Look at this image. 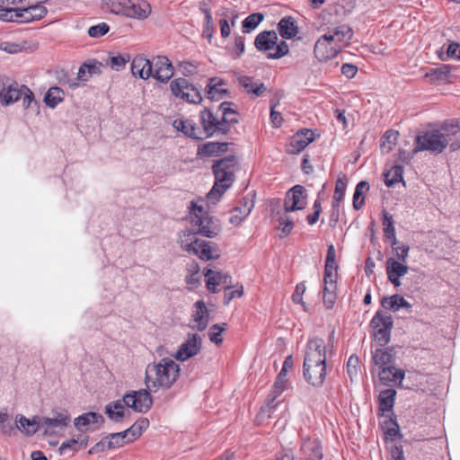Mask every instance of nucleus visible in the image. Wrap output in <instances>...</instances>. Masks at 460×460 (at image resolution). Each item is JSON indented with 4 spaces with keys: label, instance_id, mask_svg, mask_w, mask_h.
Returning <instances> with one entry per match:
<instances>
[{
    "label": "nucleus",
    "instance_id": "nucleus-57",
    "mask_svg": "<svg viewBox=\"0 0 460 460\" xmlns=\"http://www.w3.org/2000/svg\"><path fill=\"white\" fill-rule=\"evenodd\" d=\"M11 7L15 10L29 8L28 0H0V7Z\"/></svg>",
    "mask_w": 460,
    "mask_h": 460
},
{
    "label": "nucleus",
    "instance_id": "nucleus-4",
    "mask_svg": "<svg viewBox=\"0 0 460 460\" xmlns=\"http://www.w3.org/2000/svg\"><path fill=\"white\" fill-rule=\"evenodd\" d=\"M190 209L192 229L186 230L185 232H191L195 234V236L200 234L207 238H214L221 233L222 226L219 220L209 216L208 212L202 206H199L191 201Z\"/></svg>",
    "mask_w": 460,
    "mask_h": 460
},
{
    "label": "nucleus",
    "instance_id": "nucleus-39",
    "mask_svg": "<svg viewBox=\"0 0 460 460\" xmlns=\"http://www.w3.org/2000/svg\"><path fill=\"white\" fill-rule=\"evenodd\" d=\"M125 403L122 401H116L111 402L108 403L105 407V413L108 415V417L115 421V422H120L122 421L123 418L126 416V413H128V411H125Z\"/></svg>",
    "mask_w": 460,
    "mask_h": 460
},
{
    "label": "nucleus",
    "instance_id": "nucleus-8",
    "mask_svg": "<svg viewBox=\"0 0 460 460\" xmlns=\"http://www.w3.org/2000/svg\"><path fill=\"white\" fill-rule=\"evenodd\" d=\"M447 145L448 141L447 137L440 131H426L423 135L417 136L413 154L426 150L440 154L445 150Z\"/></svg>",
    "mask_w": 460,
    "mask_h": 460
},
{
    "label": "nucleus",
    "instance_id": "nucleus-2",
    "mask_svg": "<svg viewBox=\"0 0 460 460\" xmlns=\"http://www.w3.org/2000/svg\"><path fill=\"white\" fill-rule=\"evenodd\" d=\"M238 169V160L234 155H227L216 160L212 165L215 183L207 198L209 200H218L235 181V172Z\"/></svg>",
    "mask_w": 460,
    "mask_h": 460
},
{
    "label": "nucleus",
    "instance_id": "nucleus-22",
    "mask_svg": "<svg viewBox=\"0 0 460 460\" xmlns=\"http://www.w3.org/2000/svg\"><path fill=\"white\" fill-rule=\"evenodd\" d=\"M195 310L192 313V321L194 324H190V327L199 332H203L209 323V313L203 300H198L194 304Z\"/></svg>",
    "mask_w": 460,
    "mask_h": 460
},
{
    "label": "nucleus",
    "instance_id": "nucleus-1",
    "mask_svg": "<svg viewBox=\"0 0 460 460\" xmlns=\"http://www.w3.org/2000/svg\"><path fill=\"white\" fill-rule=\"evenodd\" d=\"M181 367L172 358H162L158 363H150L146 368L145 383L150 391L169 389L178 379Z\"/></svg>",
    "mask_w": 460,
    "mask_h": 460
},
{
    "label": "nucleus",
    "instance_id": "nucleus-63",
    "mask_svg": "<svg viewBox=\"0 0 460 460\" xmlns=\"http://www.w3.org/2000/svg\"><path fill=\"white\" fill-rule=\"evenodd\" d=\"M341 73L347 78H353L358 73V67L353 64L345 63L341 66Z\"/></svg>",
    "mask_w": 460,
    "mask_h": 460
},
{
    "label": "nucleus",
    "instance_id": "nucleus-52",
    "mask_svg": "<svg viewBox=\"0 0 460 460\" xmlns=\"http://www.w3.org/2000/svg\"><path fill=\"white\" fill-rule=\"evenodd\" d=\"M382 215L385 236L394 237L395 229L392 215H390L386 210H383Z\"/></svg>",
    "mask_w": 460,
    "mask_h": 460
},
{
    "label": "nucleus",
    "instance_id": "nucleus-59",
    "mask_svg": "<svg viewBox=\"0 0 460 460\" xmlns=\"http://www.w3.org/2000/svg\"><path fill=\"white\" fill-rule=\"evenodd\" d=\"M324 288L323 293H336L337 290V277L324 275L323 277Z\"/></svg>",
    "mask_w": 460,
    "mask_h": 460
},
{
    "label": "nucleus",
    "instance_id": "nucleus-14",
    "mask_svg": "<svg viewBox=\"0 0 460 460\" xmlns=\"http://www.w3.org/2000/svg\"><path fill=\"white\" fill-rule=\"evenodd\" d=\"M202 349V338L197 333H188L186 340L181 344L173 358L185 361L198 355Z\"/></svg>",
    "mask_w": 460,
    "mask_h": 460
},
{
    "label": "nucleus",
    "instance_id": "nucleus-25",
    "mask_svg": "<svg viewBox=\"0 0 460 460\" xmlns=\"http://www.w3.org/2000/svg\"><path fill=\"white\" fill-rule=\"evenodd\" d=\"M304 460H322L323 448L318 439H304L300 448Z\"/></svg>",
    "mask_w": 460,
    "mask_h": 460
},
{
    "label": "nucleus",
    "instance_id": "nucleus-32",
    "mask_svg": "<svg viewBox=\"0 0 460 460\" xmlns=\"http://www.w3.org/2000/svg\"><path fill=\"white\" fill-rule=\"evenodd\" d=\"M278 31L285 40H290L298 33V27L296 20L292 16L283 17L278 23Z\"/></svg>",
    "mask_w": 460,
    "mask_h": 460
},
{
    "label": "nucleus",
    "instance_id": "nucleus-20",
    "mask_svg": "<svg viewBox=\"0 0 460 460\" xmlns=\"http://www.w3.org/2000/svg\"><path fill=\"white\" fill-rule=\"evenodd\" d=\"M204 276L206 278L207 288L212 293H217V286H224L226 289H230L232 287V278L227 273L207 269Z\"/></svg>",
    "mask_w": 460,
    "mask_h": 460
},
{
    "label": "nucleus",
    "instance_id": "nucleus-34",
    "mask_svg": "<svg viewBox=\"0 0 460 460\" xmlns=\"http://www.w3.org/2000/svg\"><path fill=\"white\" fill-rule=\"evenodd\" d=\"M228 148V143L208 142L199 146L197 155L199 156H216L226 153Z\"/></svg>",
    "mask_w": 460,
    "mask_h": 460
},
{
    "label": "nucleus",
    "instance_id": "nucleus-5",
    "mask_svg": "<svg viewBox=\"0 0 460 460\" xmlns=\"http://www.w3.org/2000/svg\"><path fill=\"white\" fill-rule=\"evenodd\" d=\"M102 9L138 20H144L151 13L150 4L144 0H103Z\"/></svg>",
    "mask_w": 460,
    "mask_h": 460
},
{
    "label": "nucleus",
    "instance_id": "nucleus-10",
    "mask_svg": "<svg viewBox=\"0 0 460 460\" xmlns=\"http://www.w3.org/2000/svg\"><path fill=\"white\" fill-rule=\"evenodd\" d=\"M70 422V415L66 410L53 411L52 417H40V431L46 436L63 432Z\"/></svg>",
    "mask_w": 460,
    "mask_h": 460
},
{
    "label": "nucleus",
    "instance_id": "nucleus-64",
    "mask_svg": "<svg viewBox=\"0 0 460 460\" xmlns=\"http://www.w3.org/2000/svg\"><path fill=\"white\" fill-rule=\"evenodd\" d=\"M447 58L460 60V45L458 43L452 42L448 45L447 49Z\"/></svg>",
    "mask_w": 460,
    "mask_h": 460
},
{
    "label": "nucleus",
    "instance_id": "nucleus-44",
    "mask_svg": "<svg viewBox=\"0 0 460 460\" xmlns=\"http://www.w3.org/2000/svg\"><path fill=\"white\" fill-rule=\"evenodd\" d=\"M369 190V183L366 181H359L353 195V208L359 210L365 204L364 194Z\"/></svg>",
    "mask_w": 460,
    "mask_h": 460
},
{
    "label": "nucleus",
    "instance_id": "nucleus-3",
    "mask_svg": "<svg viewBox=\"0 0 460 460\" xmlns=\"http://www.w3.org/2000/svg\"><path fill=\"white\" fill-rule=\"evenodd\" d=\"M20 100L24 110L39 108L34 93L27 85L11 79H6L0 84V102L4 106L12 105Z\"/></svg>",
    "mask_w": 460,
    "mask_h": 460
},
{
    "label": "nucleus",
    "instance_id": "nucleus-58",
    "mask_svg": "<svg viewBox=\"0 0 460 460\" xmlns=\"http://www.w3.org/2000/svg\"><path fill=\"white\" fill-rule=\"evenodd\" d=\"M179 68L184 76H190L198 72V67L192 62L182 61L179 64Z\"/></svg>",
    "mask_w": 460,
    "mask_h": 460
},
{
    "label": "nucleus",
    "instance_id": "nucleus-21",
    "mask_svg": "<svg viewBox=\"0 0 460 460\" xmlns=\"http://www.w3.org/2000/svg\"><path fill=\"white\" fill-rule=\"evenodd\" d=\"M325 34H331L333 42L340 47L341 51L345 47L349 44L353 37V31L348 24H341L339 26L328 28Z\"/></svg>",
    "mask_w": 460,
    "mask_h": 460
},
{
    "label": "nucleus",
    "instance_id": "nucleus-50",
    "mask_svg": "<svg viewBox=\"0 0 460 460\" xmlns=\"http://www.w3.org/2000/svg\"><path fill=\"white\" fill-rule=\"evenodd\" d=\"M149 426V420L146 418L138 419L133 425L128 429V432L131 433L128 440H135L138 438L144 430Z\"/></svg>",
    "mask_w": 460,
    "mask_h": 460
},
{
    "label": "nucleus",
    "instance_id": "nucleus-46",
    "mask_svg": "<svg viewBox=\"0 0 460 460\" xmlns=\"http://www.w3.org/2000/svg\"><path fill=\"white\" fill-rule=\"evenodd\" d=\"M408 266L402 261L389 258L386 261V273L394 277H403L408 272Z\"/></svg>",
    "mask_w": 460,
    "mask_h": 460
},
{
    "label": "nucleus",
    "instance_id": "nucleus-28",
    "mask_svg": "<svg viewBox=\"0 0 460 460\" xmlns=\"http://www.w3.org/2000/svg\"><path fill=\"white\" fill-rule=\"evenodd\" d=\"M40 416H34L28 419L23 415H18L15 420V427L27 436L34 435L40 431Z\"/></svg>",
    "mask_w": 460,
    "mask_h": 460
},
{
    "label": "nucleus",
    "instance_id": "nucleus-16",
    "mask_svg": "<svg viewBox=\"0 0 460 460\" xmlns=\"http://www.w3.org/2000/svg\"><path fill=\"white\" fill-rule=\"evenodd\" d=\"M307 193L302 185H295L286 194L284 200L285 212L304 209L306 206Z\"/></svg>",
    "mask_w": 460,
    "mask_h": 460
},
{
    "label": "nucleus",
    "instance_id": "nucleus-12",
    "mask_svg": "<svg viewBox=\"0 0 460 460\" xmlns=\"http://www.w3.org/2000/svg\"><path fill=\"white\" fill-rule=\"evenodd\" d=\"M200 123L202 126L201 136L204 138L211 137L215 134L226 135L229 129L222 123L221 119H218L212 111L208 108H205L199 113Z\"/></svg>",
    "mask_w": 460,
    "mask_h": 460
},
{
    "label": "nucleus",
    "instance_id": "nucleus-61",
    "mask_svg": "<svg viewBox=\"0 0 460 460\" xmlns=\"http://www.w3.org/2000/svg\"><path fill=\"white\" fill-rule=\"evenodd\" d=\"M385 425H386V429L385 431V434L387 437H390L391 438L397 437V436L401 437L400 432H399V426L396 423V421L390 419L388 421L385 422Z\"/></svg>",
    "mask_w": 460,
    "mask_h": 460
},
{
    "label": "nucleus",
    "instance_id": "nucleus-27",
    "mask_svg": "<svg viewBox=\"0 0 460 460\" xmlns=\"http://www.w3.org/2000/svg\"><path fill=\"white\" fill-rule=\"evenodd\" d=\"M380 382L385 385L401 384L405 376V372L402 369L395 368L393 366L380 368L378 373Z\"/></svg>",
    "mask_w": 460,
    "mask_h": 460
},
{
    "label": "nucleus",
    "instance_id": "nucleus-9",
    "mask_svg": "<svg viewBox=\"0 0 460 460\" xmlns=\"http://www.w3.org/2000/svg\"><path fill=\"white\" fill-rule=\"evenodd\" d=\"M293 365V358L289 355L285 358L282 368L276 377L272 390L268 395L266 404L261 407L262 412L270 413V411L277 406L278 402H276V399L285 391L288 381L287 374L289 369H292Z\"/></svg>",
    "mask_w": 460,
    "mask_h": 460
},
{
    "label": "nucleus",
    "instance_id": "nucleus-49",
    "mask_svg": "<svg viewBox=\"0 0 460 460\" xmlns=\"http://www.w3.org/2000/svg\"><path fill=\"white\" fill-rule=\"evenodd\" d=\"M347 188V179L345 175L339 177L335 183V190L333 193L332 208H339L340 202L343 199Z\"/></svg>",
    "mask_w": 460,
    "mask_h": 460
},
{
    "label": "nucleus",
    "instance_id": "nucleus-11",
    "mask_svg": "<svg viewBox=\"0 0 460 460\" xmlns=\"http://www.w3.org/2000/svg\"><path fill=\"white\" fill-rule=\"evenodd\" d=\"M172 93L190 103H200L202 96L200 92L183 77L173 79L170 84Z\"/></svg>",
    "mask_w": 460,
    "mask_h": 460
},
{
    "label": "nucleus",
    "instance_id": "nucleus-56",
    "mask_svg": "<svg viewBox=\"0 0 460 460\" xmlns=\"http://www.w3.org/2000/svg\"><path fill=\"white\" fill-rule=\"evenodd\" d=\"M358 358L356 355H351L347 362V372L351 380L358 375Z\"/></svg>",
    "mask_w": 460,
    "mask_h": 460
},
{
    "label": "nucleus",
    "instance_id": "nucleus-38",
    "mask_svg": "<svg viewBox=\"0 0 460 460\" xmlns=\"http://www.w3.org/2000/svg\"><path fill=\"white\" fill-rule=\"evenodd\" d=\"M241 206L234 208V212L238 213L230 217V223L234 225H240L242 221L250 215L253 208V201L248 197H244L241 200Z\"/></svg>",
    "mask_w": 460,
    "mask_h": 460
},
{
    "label": "nucleus",
    "instance_id": "nucleus-42",
    "mask_svg": "<svg viewBox=\"0 0 460 460\" xmlns=\"http://www.w3.org/2000/svg\"><path fill=\"white\" fill-rule=\"evenodd\" d=\"M65 93L58 86L50 87L44 96L45 104L54 109L64 100Z\"/></svg>",
    "mask_w": 460,
    "mask_h": 460
},
{
    "label": "nucleus",
    "instance_id": "nucleus-15",
    "mask_svg": "<svg viewBox=\"0 0 460 460\" xmlns=\"http://www.w3.org/2000/svg\"><path fill=\"white\" fill-rule=\"evenodd\" d=\"M341 52L340 47L333 42L331 34H323L314 44V53L320 61H327L338 56Z\"/></svg>",
    "mask_w": 460,
    "mask_h": 460
},
{
    "label": "nucleus",
    "instance_id": "nucleus-36",
    "mask_svg": "<svg viewBox=\"0 0 460 460\" xmlns=\"http://www.w3.org/2000/svg\"><path fill=\"white\" fill-rule=\"evenodd\" d=\"M381 305L383 308L392 310L394 312L398 311L400 308H405L410 312L411 308V305L400 295H393L389 297H383L381 300Z\"/></svg>",
    "mask_w": 460,
    "mask_h": 460
},
{
    "label": "nucleus",
    "instance_id": "nucleus-43",
    "mask_svg": "<svg viewBox=\"0 0 460 460\" xmlns=\"http://www.w3.org/2000/svg\"><path fill=\"white\" fill-rule=\"evenodd\" d=\"M403 167L402 164H394L391 170L384 173L385 183L387 187H393L395 183L403 181Z\"/></svg>",
    "mask_w": 460,
    "mask_h": 460
},
{
    "label": "nucleus",
    "instance_id": "nucleus-18",
    "mask_svg": "<svg viewBox=\"0 0 460 460\" xmlns=\"http://www.w3.org/2000/svg\"><path fill=\"white\" fill-rule=\"evenodd\" d=\"M326 362V345L322 338L310 339L306 345L304 363Z\"/></svg>",
    "mask_w": 460,
    "mask_h": 460
},
{
    "label": "nucleus",
    "instance_id": "nucleus-55",
    "mask_svg": "<svg viewBox=\"0 0 460 460\" xmlns=\"http://www.w3.org/2000/svg\"><path fill=\"white\" fill-rule=\"evenodd\" d=\"M129 60V58L123 57L121 55L114 56L109 58L107 61V65L111 66V67L116 71H119L123 69Z\"/></svg>",
    "mask_w": 460,
    "mask_h": 460
},
{
    "label": "nucleus",
    "instance_id": "nucleus-60",
    "mask_svg": "<svg viewBox=\"0 0 460 460\" xmlns=\"http://www.w3.org/2000/svg\"><path fill=\"white\" fill-rule=\"evenodd\" d=\"M67 449L73 452H77L80 450L77 439L75 438L65 440L59 447L60 453H64Z\"/></svg>",
    "mask_w": 460,
    "mask_h": 460
},
{
    "label": "nucleus",
    "instance_id": "nucleus-19",
    "mask_svg": "<svg viewBox=\"0 0 460 460\" xmlns=\"http://www.w3.org/2000/svg\"><path fill=\"white\" fill-rule=\"evenodd\" d=\"M303 375L310 385L314 387H321L326 377V362L304 363Z\"/></svg>",
    "mask_w": 460,
    "mask_h": 460
},
{
    "label": "nucleus",
    "instance_id": "nucleus-47",
    "mask_svg": "<svg viewBox=\"0 0 460 460\" xmlns=\"http://www.w3.org/2000/svg\"><path fill=\"white\" fill-rule=\"evenodd\" d=\"M233 104L234 103L231 102H223L219 105V109L222 111V113H223L221 121H222V123L225 124V126H226V128L229 130L231 128V125L238 123V119L237 118L229 119L230 115H235L236 114V111L231 108V105H233Z\"/></svg>",
    "mask_w": 460,
    "mask_h": 460
},
{
    "label": "nucleus",
    "instance_id": "nucleus-26",
    "mask_svg": "<svg viewBox=\"0 0 460 460\" xmlns=\"http://www.w3.org/2000/svg\"><path fill=\"white\" fill-rule=\"evenodd\" d=\"M279 40L275 31H263L254 40V46L258 51L266 52L274 49Z\"/></svg>",
    "mask_w": 460,
    "mask_h": 460
},
{
    "label": "nucleus",
    "instance_id": "nucleus-35",
    "mask_svg": "<svg viewBox=\"0 0 460 460\" xmlns=\"http://www.w3.org/2000/svg\"><path fill=\"white\" fill-rule=\"evenodd\" d=\"M451 66L442 65L439 67L431 68L425 74V77L429 78L431 83H447L451 82Z\"/></svg>",
    "mask_w": 460,
    "mask_h": 460
},
{
    "label": "nucleus",
    "instance_id": "nucleus-53",
    "mask_svg": "<svg viewBox=\"0 0 460 460\" xmlns=\"http://www.w3.org/2000/svg\"><path fill=\"white\" fill-rule=\"evenodd\" d=\"M276 51L273 53H268L267 58L270 59H279L285 56H287L289 52V48L288 43L285 40H281L279 42L277 41L275 45Z\"/></svg>",
    "mask_w": 460,
    "mask_h": 460
},
{
    "label": "nucleus",
    "instance_id": "nucleus-13",
    "mask_svg": "<svg viewBox=\"0 0 460 460\" xmlns=\"http://www.w3.org/2000/svg\"><path fill=\"white\" fill-rule=\"evenodd\" d=\"M148 390L130 391L124 394L123 402L137 412L146 413L153 405V398Z\"/></svg>",
    "mask_w": 460,
    "mask_h": 460
},
{
    "label": "nucleus",
    "instance_id": "nucleus-45",
    "mask_svg": "<svg viewBox=\"0 0 460 460\" xmlns=\"http://www.w3.org/2000/svg\"><path fill=\"white\" fill-rule=\"evenodd\" d=\"M398 135V131L394 129L385 131L381 137L380 149L382 153L388 154L392 151L393 147L396 144Z\"/></svg>",
    "mask_w": 460,
    "mask_h": 460
},
{
    "label": "nucleus",
    "instance_id": "nucleus-29",
    "mask_svg": "<svg viewBox=\"0 0 460 460\" xmlns=\"http://www.w3.org/2000/svg\"><path fill=\"white\" fill-rule=\"evenodd\" d=\"M394 359L395 354L393 347L376 349L372 351V362L379 368L389 367Z\"/></svg>",
    "mask_w": 460,
    "mask_h": 460
},
{
    "label": "nucleus",
    "instance_id": "nucleus-24",
    "mask_svg": "<svg viewBox=\"0 0 460 460\" xmlns=\"http://www.w3.org/2000/svg\"><path fill=\"white\" fill-rule=\"evenodd\" d=\"M172 126L177 131L182 132L188 137L198 140L204 139L200 128L192 119H176Z\"/></svg>",
    "mask_w": 460,
    "mask_h": 460
},
{
    "label": "nucleus",
    "instance_id": "nucleus-30",
    "mask_svg": "<svg viewBox=\"0 0 460 460\" xmlns=\"http://www.w3.org/2000/svg\"><path fill=\"white\" fill-rule=\"evenodd\" d=\"M133 75L146 80L153 75L150 60L143 57H136L131 63Z\"/></svg>",
    "mask_w": 460,
    "mask_h": 460
},
{
    "label": "nucleus",
    "instance_id": "nucleus-62",
    "mask_svg": "<svg viewBox=\"0 0 460 460\" xmlns=\"http://www.w3.org/2000/svg\"><path fill=\"white\" fill-rule=\"evenodd\" d=\"M87 65V73L91 77L93 75H100L102 73V68L104 65L102 62H98L96 60H91L86 62Z\"/></svg>",
    "mask_w": 460,
    "mask_h": 460
},
{
    "label": "nucleus",
    "instance_id": "nucleus-33",
    "mask_svg": "<svg viewBox=\"0 0 460 460\" xmlns=\"http://www.w3.org/2000/svg\"><path fill=\"white\" fill-rule=\"evenodd\" d=\"M104 419L102 415L96 412H86L74 420L75 427L81 432H85L89 429L91 424L103 423Z\"/></svg>",
    "mask_w": 460,
    "mask_h": 460
},
{
    "label": "nucleus",
    "instance_id": "nucleus-31",
    "mask_svg": "<svg viewBox=\"0 0 460 460\" xmlns=\"http://www.w3.org/2000/svg\"><path fill=\"white\" fill-rule=\"evenodd\" d=\"M26 9L15 10L11 7H0V20L4 22H30L31 18L25 14Z\"/></svg>",
    "mask_w": 460,
    "mask_h": 460
},
{
    "label": "nucleus",
    "instance_id": "nucleus-40",
    "mask_svg": "<svg viewBox=\"0 0 460 460\" xmlns=\"http://www.w3.org/2000/svg\"><path fill=\"white\" fill-rule=\"evenodd\" d=\"M48 0H28L29 8H25V14H28L30 18H31V22L40 20L47 14V8L43 5Z\"/></svg>",
    "mask_w": 460,
    "mask_h": 460
},
{
    "label": "nucleus",
    "instance_id": "nucleus-6",
    "mask_svg": "<svg viewBox=\"0 0 460 460\" xmlns=\"http://www.w3.org/2000/svg\"><path fill=\"white\" fill-rule=\"evenodd\" d=\"M181 246L188 252H192L203 261L219 257L216 243L199 239L194 233L182 232L180 235Z\"/></svg>",
    "mask_w": 460,
    "mask_h": 460
},
{
    "label": "nucleus",
    "instance_id": "nucleus-17",
    "mask_svg": "<svg viewBox=\"0 0 460 460\" xmlns=\"http://www.w3.org/2000/svg\"><path fill=\"white\" fill-rule=\"evenodd\" d=\"M152 65L151 75L161 83H167L172 77L174 74V67L169 58L165 56H157L150 60Z\"/></svg>",
    "mask_w": 460,
    "mask_h": 460
},
{
    "label": "nucleus",
    "instance_id": "nucleus-41",
    "mask_svg": "<svg viewBox=\"0 0 460 460\" xmlns=\"http://www.w3.org/2000/svg\"><path fill=\"white\" fill-rule=\"evenodd\" d=\"M396 391L394 389H385L379 394V411L382 412L391 411L394 405Z\"/></svg>",
    "mask_w": 460,
    "mask_h": 460
},
{
    "label": "nucleus",
    "instance_id": "nucleus-54",
    "mask_svg": "<svg viewBox=\"0 0 460 460\" xmlns=\"http://www.w3.org/2000/svg\"><path fill=\"white\" fill-rule=\"evenodd\" d=\"M110 31V26L106 22H101L97 25L91 26L88 29V35L92 38H100L104 36Z\"/></svg>",
    "mask_w": 460,
    "mask_h": 460
},
{
    "label": "nucleus",
    "instance_id": "nucleus-23",
    "mask_svg": "<svg viewBox=\"0 0 460 460\" xmlns=\"http://www.w3.org/2000/svg\"><path fill=\"white\" fill-rule=\"evenodd\" d=\"M314 140V133L307 128L301 129L290 140L288 153L298 154Z\"/></svg>",
    "mask_w": 460,
    "mask_h": 460
},
{
    "label": "nucleus",
    "instance_id": "nucleus-51",
    "mask_svg": "<svg viewBox=\"0 0 460 460\" xmlns=\"http://www.w3.org/2000/svg\"><path fill=\"white\" fill-rule=\"evenodd\" d=\"M226 329V323L213 324L208 332V337L211 342L216 345H220L223 341L222 332Z\"/></svg>",
    "mask_w": 460,
    "mask_h": 460
},
{
    "label": "nucleus",
    "instance_id": "nucleus-48",
    "mask_svg": "<svg viewBox=\"0 0 460 460\" xmlns=\"http://www.w3.org/2000/svg\"><path fill=\"white\" fill-rule=\"evenodd\" d=\"M264 19V15L261 13H253L248 15L242 22V31L243 33H250Z\"/></svg>",
    "mask_w": 460,
    "mask_h": 460
},
{
    "label": "nucleus",
    "instance_id": "nucleus-7",
    "mask_svg": "<svg viewBox=\"0 0 460 460\" xmlns=\"http://www.w3.org/2000/svg\"><path fill=\"white\" fill-rule=\"evenodd\" d=\"M373 329V337L376 343L385 347L391 340V332L394 327V320L391 314L378 310L369 323Z\"/></svg>",
    "mask_w": 460,
    "mask_h": 460
},
{
    "label": "nucleus",
    "instance_id": "nucleus-37",
    "mask_svg": "<svg viewBox=\"0 0 460 460\" xmlns=\"http://www.w3.org/2000/svg\"><path fill=\"white\" fill-rule=\"evenodd\" d=\"M224 84L225 83L222 80H217L216 77L210 78L206 86L208 98L212 101H219L223 99L227 93V90L222 88V85Z\"/></svg>",
    "mask_w": 460,
    "mask_h": 460
}]
</instances>
